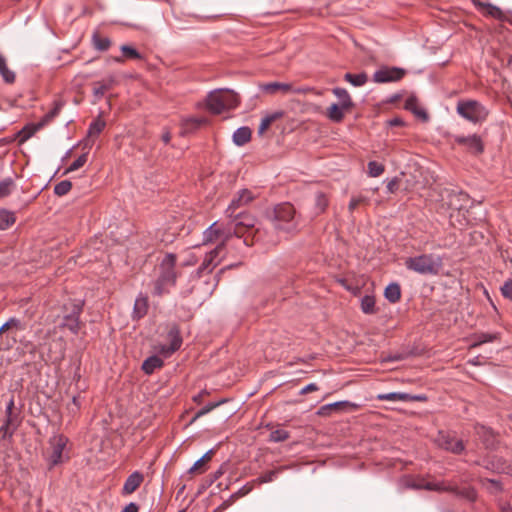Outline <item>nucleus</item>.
Masks as SVG:
<instances>
[{"label": "nucleus", "mask_w": 512, "mask_h": 512, "mask_svg": "<svg viewBox=\"0 0 512 512\" xmlns=\"http://www.w3.org/2000/svg\"><path fill=\"white\" fill-rule=\"evenodd\" d=\"M368 199L363 196L353 197L348 205V210L353 212L360 204L367 202Z\"/></svg>", "instance_id": "obj_52"}, {"label": "nucleus", "mask_w": 512, "mask_h": 512, "mask_svg": "<svg viewBox=\"0 0 512 512\" xmlns=\"http://www.w3.org/2000/svg\"><path fill=\"white\" fill-rule=\"evenodd\" d=\"M44 127L43 123L39 121L38 123H31L26 125L19 133L20 142H25L29 138H31L37 131Z\"/></svg>", "instance_id": "obj_29"}, {"label": "nucleus", "mask_w": 512, "mask_h": 512, "mask_svg": "<svg viewBox=\"0 0 512 512\" xmlns=\"http://www.w3.org/2000/svg\"><path fill=\"white\" fill-rule=\"evenodd\" d=\"M398 188V179L397 178H393L391 179L388 183H387V190L390 192V193H394Z\"/></svg>", "instance_id": "obj_58"}, {"label": "nucleus", "mask_w": 512, "mask_h": 512, "mask_svg": "<svg viewBox=\"0 0 512 512\" xmlns=\"http://www.w3.org/2000/svg\"><path fill=\"white\" fill-rule=\"evenodd\" d=\"M251 139V129L243 126L238 128L233 134V142L237 146H243L248 143Z\"/></svg>", "instance_id": "obj_24"}, {"label": "nucleus", "mask_w": 512, "mask_h": 512, "mask_svg": "<svg viewBox=\"0 0 512 512\" xmlns=\"http://www.w3.org/2000/svg\"><path fill=\"white\" fill-rule=\"evenodd\" d=\"M18 321L15 319H11L8 322H6L1 328L0 333L4 332L6 329H8L11 325H17Z\"/></svg>", "instance_id": "obj_63"}, {"label": "nucleus", "mask_w": 512, "mask_h": 512, "mask_svg": "<svg viewBox=\"0 0 512 512\" xmlns=\"http://www.w3.org/2000/svg\"><path fill=\"white\" fill-rule=\"evenodd\" d=\"M344 79L355 87L363 86L368 81L366 73L362 72L359 74L346 73Z\"/></svg>", "instance_id": "obj_33"}, {"label": "nucleus", "mask_w": 512, "mask_h": 512, "mask_svg": "<svg viewBox=\"0 0 512 512\" xmlns=\"http://www.w3.org/2000/svg\"><path fill=\"white\" fill-rule=\"evenodd\" d=\"M408 399H407V402L408 401H425L427 398L425 395H411V394H408Z\"/></svg>", "instance_id": "obj_62"}, {"label": "nucleus", "mask_w": 512, "mask_h": 512, "mask_svg": "<svg viewBox=\"0 0 512 512\" xmlns=\"http://www.w3.org/2000/svg\"><path fill=\"white\" fill-rule=\"evenodd\" d=\"M163 364L164 362L160 357L153 355L144 360L142 363V370L146 374H152L156 369L161 368Z\"/></svg>", "instance_id": "obj_25"}, {"label": "nucleus", "mask_w": 512, "mask_h": 512, "mask_svg": "<svg viewBox=\"0 0 512 512\" xmlns=\"http://www.w3.org/2000/svg\"><path fill=\"white\" fill-rule=\"evenodd\" d=\"M361 310L364 314H375L377 312L376 300L373 295H365L361 298Z\"/></svg>", "instance_id": "obj_31"}, {"label": "nucleus", "mask_w": 512, "mask_h": 512, "mask_svg": "<svg viewBox=\"0 0 512 512\" xmlns=\"http://www.w3.org/2000/svg\"><path fill=\"white\" fill-rule=\"evenodd\" d=\"M256 219L249 214H239L235 218V235L241 237L243 235L242 229H246L248 232L258 233V229H254Z\"/></svg>", "instance_id": "obj_16"}, {"label": "nucleus", "mask_w": 512, "mask_h": 512, "mask_svg": "<svg viewBox=\"0 0 512 512\" xmlns=\"http://www.w3.org/2000/svg\"><path fill=\"white\" fill-rule=\"evenodd\" d=\"M0 74L6 83L11 84L15 81V73L8 68L6 59L1 53H0Z\"/></svg>", "instance_id": "obj_35"}, {"label": "nucleus", "mask_w": 512, "mask_h": 512, "mask_svg": "<svg viewBox=\"0 0 512 512\" xmlns=\"http://www.w3.org/2000/svg\"><path fill=\"white\" fill-rule=\"evenodd\" d=\"M87 162V154L80 155L65 171V173L73 172L84 166Z\"/></svg>", "instance_id": "obj_49"}, {"label": "nucleus", "mask_w": 512, "mask_h": 512, "mask_svg": "<svg viewBox=\"0 0 512 512\" xmlns=\"http://www.w3.org/2000/svg\"><path fill=\"white\" fill-rule=\"evenodd\" d=\"M239 102V96L235 92L228 89H219L207 96L206 106L211 113L220 114L225 110L236 108Z\"/></svg>", "instance_id": "obj_4"}, {"label": "nucleus", "mask_w": 512, "mask_h": 512, "mask_svg": "<svg viewBox=\"0 0 512 512\" xmlns=\"http://www.w3.org/2000/svg\"><path fill=\"white\" fill-rule=\"evenodd\" d=\"M80 408V402H79V399L78 397H73L72 399V402L68 405V409L72 412V413H76Z\"/></svg>", "instance_id": "obj_57"}, {"label": "nucleus", "mask_w": 512, "mask_h": 512, "mask_svg": "<svg viewBox=\"0 0 512 512\" xmlns=\"http://www.w3.org/2000/svg\"><path fill=\"white\" fill-rule=\"evenodd\" d=\"M144 480L143 474L135 471L126 479L123 488L122 495L127 496L135 492Z\"/></svg>", "instance_id": "obj_18"}, {"label": "nucleus", "mask_w": 512, "mask_h": 512, "mask_svg": "<svg viewBox=\"0 0 512 512\" xmlns=\"http://www.w3.org/2000/svg\"><path fill=\"white\" fill-rule=\"evenodd\" d=\"M138 509H139L138 505L134 502H131L124 507L122 512H138Z\"/></svg>", "instance_id": "obj_60"}, {"label": "nucleus", "mask_w": 512, "mask_h": 512, "mask_svg": "<svg viewBox=\"0 0 512 512\" xmlns=\"http://www.w3.org/2000/svg\"><path fill=\"white\" fill-rule=\"evenodd\" d=\"M92 43L95 49L99 51H106L111 45L108 37L101 36L99 33H94L92 36Z\"/></svg>", "instance_id": "obj_38"}, {"label": "nucleus", "mask_w": 512, "mask_h": 512, "mask_svg": "<svg viewBox=\"0 0 512 512\" xmlns=\"http://www.w3.org/2000/svg\"><path fill=\"white\" fill-rule=\"evenodd\" d=\"M485 484H489L492 486V488L495 490V491H498L501 489L500 487V483L499 481L495 480V479H486L485 480Z\"/></svg>", "instance_id": "obj_61"}, {"label": "nucleus", "mask_w": 512, "mask_h": 512, "mask_svg": "<svg viewBox=\"0 0 512 512\" xmlns=\"http://www.w3.org/2000/svg\"><path fill=\"white\" fill-rule=\"evenodd\" d=\"M408 270L421 275H437L443 266L442 258L435 254H421L405 260Z\"/></svg>", "instance_id": "obj_3"}, {"label": "nucleus", "mask_w": 512, "mask_h": 512, "mask_svg": "<svg viewBox=\"0 0 512 512\" xmlns=\"http://www.w3.org/2000/svg\"><path fill=\"white\" fill-rule=\"evenodd\" d=\"M254 198L255 196L252 193V191L248 189L240 190L232 199L230 205L226 209V215L228 217H233V214L236 209L249 204L250 202L253 201Z\"/></svg>", "instance_id": "obj_15"}, {"label": "nucleus", "mask_w": 512, "mask_h": 512, "mask_svg": "<svg viewBox=\"0 0 512 512\" xmlns=\"http://www.w3.org/2000/svg\"><path fill=\"white\" fill-rule=\"evenodd\" d=\"M377 400L380 401H403L407 402L408 393L404 392H390V393H382L377 395Z\"/></svg>", "instance_id": "obj_36"}, {"label": "nucleus", "mask_w": 512, "mask_h": 512, "mask_svg": "<svg viewBox=\"0 0 512 512\" xmlns=\"http://www.w3.org/2000/svg\"><path fill=\"white\" fill-rule=\"evenodd\" d=\"M16 221L14 213L0 209V230H5L12 226Z\"/></svg>", "instance_id": "obj_37"}, {"label": "nucleus", "mask_w": 512, "mask_h": 512, "mask_svg": "<svg viewBox=\"0 0 512 512\" xmlns=\"http://www.w3.org/2000/svg\"><path fill=\"white\" fill-rule=\"evenodd\" d=\"M502 295L509 300H512V279L504 282L501 287Z\"/></svg>", "instance_id": "obj_51"}, {"label": "nucleus", "mask_w": 512, "mask_h": 512, "mask_svg": "<svg viewBox=\"0 0 512 512\" xmlns=\"http://www.w3.org/2000/svg\"><path fill=\"white\" fill-rule=\"evenodd\" d=\"M329 204L327 195L323 192H318L315 195V215H320L325 212Z\"/></svg>", "instance_id": "obj_34"}, {"label": "nucleus", "mask_w": 512, "mask_h": 512, "mask_svg": "<svg viewBox=\"0 0 512 512\" xmlns=\"http://www.w3.org/2000/svg\"><path fill=\"white\" fill-rule=\"evenodd\" d=\"M226 402V399H222L218 402H211L207 405H205L203 408H201L196 414L195 416L193 417L192 419V422H194L196 419L208 414L209 412H211L213 409H215L216 407L220 406L221 404L225 403Z\"/></svg>", "instance_id": "obj_41"}, {"label": "nucleus", "mask_w": 512, "mask_h": 512, "mask_svg": "<svg viewBox=\"0 0 512 512\" xmlns=\"http://www.w3.org/2000/svg\"><path fill=\"white\" fill-rule=\"evenodd\" d=\"M497 338V334H491V333H480L475 336V342L471 344V347H477L481 344L492 342Z\"/></svg>", "instance_id": "obj_43"}, {"label": "nucleus", "mask_w": 512, "mask_h": 512, "mask_svg": "<svg viewBox=\"0 0 512 512\" xmlns=\"http://www.w3.org/2000/svg\"><path fill=\"white\" fill-rule=\"evenodd\" d=\"M472 1L478 9H485L486 13L489 16L503 22V19H504L506 13H504L499 7H497L491 3H484V2H481L478 0H472Z\"/></svg>", "instance_id": "obj_22"}, {"label": "nucleus", "mask_w": 512, "mask_h": 512, "mask_svg": "<svg viewBox=\"0 0 512 512\" xmlns=\"http://www.w3.org/2000/svg\"><path fill=\"white\" fill-rule=\"evenodd\" d=\"M457 112L463 118L473 123L482 122L488 116V111L485 107L475 100L459 101Z\"/></svg>", "instance_id": "obj_6"}, {"label": "nucleus", "mask_w": 512, "mask_h": 512, "mask_svg": "<svg viewBox=\"0 0 512 512\" xmlns=\"http://www.w3.org/2000/svg\"><path fill=\"white\" fill-rule=\"evenodd\" d=\"M18 321L15 319H11L8 322H6L1 328L0 333L4 332L6 329H8L11 325H17Z\"/></svg>", "instance_id": "obj_64"}, {"label": "nucleus", "mask_w": 512, "mask_h": 512, "mask_svg": "<svg viewBox=\"0 0 512 512\" xmlns=\"http://www.w3.org/2000/svg\"><path fill=\"white\" fill-rule=\"evenodd\" d=\"M63 103L61 101H55L54 107L41 118V123H43L44 127L50 123L56 116L59 115L62 109Z\"/></svg>", "instance_id": "obj_40"}, {"label": "nucleus", "mask_w": 512, "mask_h": 512, "mask_svg": "<svg viewBox=\"0 0 512 512\" xmlns=\"http://www.w3.org/2000/svg\"><path fill=\"white\" fill-rule=\"evenodd\" d=\"M405 70L398 67H382L373 75V81L376 83L396 82L405 75Z\"/></svg>", "instance_id": "obj_12"}, {"label": "nucleus", "mask_w": 512, "mask_h": 512, "mask_svg": "<svg viewBox=\"0 0 512 512\" xmlns=\"http://www.w3.org/2000/svg\"><path fill=\"white\" fill-rule=\"evenodd\" d=\"M213 454V450H209L206 452L200 459H198L194 465L189 469V473L191 474H202L204 473L206 468V463L211 460Z\"/></svg>", "instance_id": "obj_26"}, {"label": "nucleus", "mask_w": 512, "mask_h": 512, "mask_svg": "<svg viewBox=\"0 0 512 512\" xmlns=\"http://www.w3.org/2000/svg\"><path fill=\"white\" fill-rule=\"evenodd\" d=\"M414 104H415V99H414V98H409V99H407V101H406V108H408V109H412V110H413V112H414L416 115H418V116L426 117V113H425V112H423V111H418V110H416V109H413V108H412V105H414Z\"/></svg>", "instance_id": "obj_56"}, {"label": "nucleus", "mask_w": 512, "mask_h": 512, "mask_svg": "<svg viewBox=\"0 0 512 512\" xmlns=\"http://www.w3.org/2000/svg\"><path fill=\"white\" fill-rule=\"evenodd\" d=\"M68 439L64 435H54L49 441V452L47 461L50 467L56 466L63 462V452L67 445Z\"/></svg>", "instance_id": "obj_8"}, {"label": "nucleus", "mask_w": 512, "mask_h": 512, "mask_svg": "<svg viewBox=\"0 0 512 512\" xmlns=\"http://www.w3.org/2000/svg\"><path fill=\"white\" fill-rule=\"evenodd\" d=\"M349 109L350 107H342L340 104L334 103L327 109V117L331 121L339 123L344 118V112Z\"/></svg>", "instance_id": "obj_23"}, {"label": "nucleus", "mask_w": 512, "mask_h": 512, "mask_svg": "<svg viewBox=\"0 0 512 512\" xmlns=\"http://www.w3.org/2000/svg\"><path fill=\"white\" fill-rule=\"evenodd\" d=\"M72 188V183L69 180H63L57 183L54 187V193L57 196L66 195Z\"/></svg>", "instance_id": "obj_44"}, {"label": "nucleus", "mask_w": 512, "mask_h": 512, "mask_svg": "<svg viewBox=\"0 0 512 512\" xmlns=\"http://www.w3.org/2000/svg\"><path fill=\"white\" fill-rule=\"evenodd\" d=\"M332 406L333 405L327 404V405H324V406L320 407L319 410H318V415H320V416H330L333 413Z\"/></svg>", "instance_id": "obj_55"}, {"label": "nucleus", "mask_w": 512, "mask_h": 512, "mask_svg": "<svg viewBox=\"0 0 512 512\" xmlns=\"http://www.w3.org/2000/svg\"><path fill=\"white\" fill-rule=\"evenodd\" d=\"M208 120L205 117H189L181 121L182 134H189L206 125Z\"/></svg>", "instance_id": "obj_20"}, {"label": "nucleus", "mask_w": 512, "mask_h": 512, "mask_svg": "<svg viewBox=\"0 0 512 512\" xmlns=\"http://www.w3.org/2000/svg\"><path fill=\"white\" fill-rule=\"evenodd\" d=\"M330 405H334V406H332L333 412L343 411V410H347V409L354 410L356 408L355 404H352L348 401H339V402L331 403Z\"/></svg>", "instance_id": "obj_50"}, {"label": "nucleus", "mask_w": 512, "mask_h": 512, "mask_svg": "<svg viewBox=\"0 0 512 512\" xmlns=\"http://www.w3.org/2000/svg\"><path fill=\"white\" fill-rule=\"evenodd\" d=\"M289 432L283 429L273 430L269 435V441L271 442H283L289 438Z\"/></svg>", "instance_id": "obj_42"}, {"label": "nucleus", "mask_w": 512, "mask_h": 512, "mask_svg": "<svg viewBox=\"0 0 512 512\" xmlns=\"http://www.w3.org/2000/svg\"><path fill=\"white\" fill-rule=\"evenodd\" d=\"M105 127V122L98 119L94 122H92L89 126V130H88V134L90 137L92 136H98L102 130L104 129Z\"/></svg>", "instance_id": "obj_47"}, {"label": "nucleus", "mask_w": 512, "mask_h": 512, "mask_svg": "<svg viewBox=\"0 0 512 512\" xmlns=\"http://www.w3.org/2000/svg\"><path fill=\"white\" fill-rule=\"evenodd\" d=\"M453 139V142L459 146H462L466 149L467 152L479 155L482 154L484 151V143L482 138L477 135H453L451 136Z\"/></svg>", "instance_id": "obj_10"}, {"label": "nucleus", "mask_w": 512, "mask_h": 512, "mask_svg": "<svg viewBox=\"0 0 512 512\" xmlns=\"http://www.w3.org/2000/svg\"><path fill=\"white\" fill-rule=\"evenodd\" d=\"M278 471L277 470H271V471H268L264 474H262L259 478H258V482L259 483H268V482H272L276 475H277Z\"/></svg>", "instance_id": "obj_53"}, {"label": "nucleus", "mask_w": 512, "mask_h": 512, "mask_svg": "<svg viewBox=\"0 0 512 512\" xmlns=\"http://www.w3.org/2000/svg\"><path fill=\"white\" fill-rule=\"evenodd\" d=\"M65 309H69L70 312L64 315L61 326L69 329L73 334H77L80 330L79 317L83 310V304L81 301H71L65 305Z\"/></svg>", "instance_id": "obj_7"}, {"label": "nucleus", "mask_w": 512, "mask_h": 512, "mask_svg": "<svg viewBox=\"0 0 512 512\" xmlns=\"http://www.w3.org/2000/svg\"><path fill=\"white\" fill-rule=\"evenodd\" d=\"M317 389H318V387L316 386V384L310 383V384L306 385L304 388H302V390L300 391V394L304 395L309 392L316 391Z\"/></svg>", "instance_id": "obj_59"}, {"label": "nucleus", "mask_w": 512, "mask_h": 512, "mask_svg": "<svg viewBox=\"0 0 512 512\" xmlns=\"http://www.w3.org/2000/svg\"><path fill=\"white\" fill-rule=\"evenodd\" d=\"M283 116V112L277 111L271 114H268L264 116L260 122V125L258 127V134L263 135L268 128L271 126L273 122L280 119Z\"/></svg>", "instance_id": "obj_27"}, {"label": "nucleus", "mask_w": 512, "mask_h": 512, "mask_svg": "<svg viewBox=\"0 0 512 512\" xmlns=\"http://www.w3.org/2000/svg\"><path fill=\"white\" fill-rule=\"evenodd\" d=\"M120 50L122 51L124 56L127 58H130V59H141L142 58L140 53L135 48H133L129 45H122L120 47Z\"/></svg>", "instance_id": "obj_48"}, {"label": "nucleus", "mask_w": 512, "mask_h": 512, "mask_svg": "<svg viewBox=\"0 0 512 512\" xmlns=\"http://www.w3.org/2000/svg\"><path fill=\"white\" fill-rule=\"evenodd\" d=\"M149 304L148 297L142 293H140L135 299L132 317L133 319H141L148 312Z\"/></svg>", "instance_id": "obj_21"}, {"label": "nucleus", "mask_w": 512, "mask_h": 512, "mask_svg": "<svg viewBox=\"0 0 512 512\" xmlns=\"http://www.w3.org/2000/svg\"><path fill=\"white\" fill-rule=\"evenodd\" d=\"M177 257L173 253H168L160 263V274L154 284V295L162 296L167 293L169 287L176 284L177 274L175 266Z\"/></svg>", "instance_id": "obj_2"}, {"label": "nucleus", "mask_w": 512, "mask_h": 512, "mask_svg": "<svg viewBox=\"0 0 512 512\" xmlns=\"http://www.w3.org/2000/svg\"><path fill=\"white\" fill-rule=\"evenodd\" d=\"M167 339L170 342L169 345L161 344L157 347V351L165 357H168L176 352L182 345V337L177 325L173 324L169 327Z\"/></svg>", "instance_id": "obj_11"}, {"label": "nucleus", "mask_w": 512, "mask_h": 512, "mask_svg": "<svg viewBox=\"0 0 512 512\" xmlns=\"http://www.w3.org/2000/svg\"><path fill=\"white\" fill-rule=\"evenodd\" d=\"M441 201L443 206H447V208L452 211L450 213L451 219L454 217L455 212L457 215H461L465 218V213L468 211L471 204L470 197L467 193L448 189L442 192Z\"/></svg>", "instance_id": "obj_5"}, {"label": "nucleus", "mask_w": 512, "mask_h": 512, "mask_svg": "<svg viewBox=\"0 0 512 512\" xmlns=\"http://www.w3.org/2000/svg\"><path fill=\"white\" fill-rule=\"evenodd\" d=\"M385 298L390 303H396L401 298V288L398 283H390L384 291Z\"/></svg>", "instance_id": "obj_28"}, {"label": "nucleus", "mask_w": 512, "mask_h": 512, "mask_svg": "<svg viewBox=\"0 0 512 512\" xmlns=\"http://www.w3.org/2000/svg\"><path fill=\"white\" fill-rule=\"evenodd\" d=\"M268 219L278 233L294 236L301 230V216L290 203L277 204L268 214Z\"/></svg>", "instance_id": "obj_1"}, {"label": "nucleus", "mask_w": 512, "mask_h": 512, "mask_svg": "<svg viewBox=\"0 0 512 512\" xmlns=\"http://www.w3.org/2000/svg\"><path fill=\"white\" fill-rule=\"evenodd\" d=\"M227 235L230 237L229 233L225 234L223 230L219 226H217V223L214 222L204 231L203 243L208 244L218 240L222 241Z\"/></svg>", "instance_id": "obj_19"}, {"label": "nucleus", "mask_w": 512, "mask_h": 512, "mask_svg": "<svg viewBox=\"0 0 512 512\" xmlns=\"http://www.w3.org/2000/svg\"><path fill=\"white\" fill-rule=\"evenodd\" d=\"M437 442L440 447L455 454H460L465 448L462 440L455 438L449 433H439Z\"/></svg>", "instance_id": "obj_14"}, {"label": "nucleus", "mask_w": 512, "mask_h": 512, "mask_svg": "<svg viewBox=\"0 0 512 512\" xmlns=\"http://www.w3.org/2000/svg\"><path fill=\"white\" fill-rule=\"evenodd\" d=\"M333 94L339 99L340 105L342 107H350L351 108L353 106L351 97L346 89L339 88V87L334 88Z\"/></svg>", "instance_id": "obj_39"}, {"label": "nucleus", "mask_w": 512, "mask_h": 512, "mask_svg": "<svg viewBox=\"0 0 512 512\" xmlns=\"http://www.w3.org/2000/svg\"><path fill=\"white\" fill-rule=\"evenodd\" d=\"M259 87L262 92L270 95H274L277 93H281L284 95L289 93L301 94L305 92V89L294 88L292 84L282 82L264 83L261 84Z\"/></svg>", "instance_id": "obj_13"}, {"label": "nucleus", "mask_w": 512, "mask_h": 512, "mask_svg": "<svg viewBox=\"0 0 512 512\" xmlns=\"http://www.w3.org/2000/svg\"><path fill=\"white\" fill-rule=\"evenodd\" d=\"M15 431L16 430H12L11 426L6 425V424H3L0 427V434L2 435L3 439H7V438L11 439Z\"/></svg>", "instance_id": "obj_54"}, {"label": "nucleus", "mask_w": 512, "mask_h": 512, "mask_svg": "<svg viewBox=\"0 0 512 512\" xmlns=\"http://www.w3.org/2000/svg\"><path fill=\"white\" fill-rule=\"evenodd\" d=\"M117 83L116 77L113 75H110L101 81H97L93 84V95L94 97L99 100L101 99L107 91L112 89Z\"/></svg>", "instance_id": "obj_17"}, {"label": "nucleus", "mask_w": 512, "mask_h": 512, "mask_svg": "<svg viewBox=\"0 0 512 512\" xmlns=\"http://www.w3.org/2000/svg\"><path fill=\"white\" fill-rule=\"evenodd\" d=\"M13 409H14V400H13V398H11L6 406V411H5L6 412V420H5L4 424L11 426L12 430H16L19 425V421H18L17 415H15L13 413Z\"/></svg>", "instance_id": "obj_30"}, {"label": "nucleus", "mask_w": 512, "mask_h": 512, "mask_svg": "<svg viewBox=\"0 0 512 512\" xmlns=\"http://www.w3.org/2000/svg\"><path fill=\"white\" fill-rule=\"evenodd\" d=\"M14 182L11 178L4 179L0 182V199L8 196L11 193Z\"/></svg>", "instance_id": "obj_46"}, {"label": "nucleus", "mask_w": 512, "mask_h": 512, "mask_svg": "<svg viewBox=\"0 0 512 512\" xmlns=\"http://www.w3.org/2000/svg\"><path fill=\"white\" fill-rule=\"evenodd\" d=\"M385 170L383 164L376 161H370L368 163V174L371 177H379Z\"/></svg>", "instance_id": "obj_45"}, {"label": "nucleus", "mask_w": 512, "mask_h": 512, "mask_svg": "<svg viewBox=\"0 0 512 512\" xmlns=\"http://www.w3.org/2000/svg\"><path fill=\"white\" fill-rule=\"evenodd\" d=\"M228 240L229 236L227 235L213 250L206 254L202 264L198 268V276H201V274L205 271L208 273L212 272L213 269L220 264L222 260L220 254L223 252Z\"/></svg>", "instance_id": "obj_9"}, {"label": "nucleus", "mask_w": 512, "mask_h": 512, "mask_svg": "<svg viewBox=\"0 0 512 512\" xmlns=\"http://www.w3.org/2000/svg\"><path fill=\"white\" fill-rule=\"evenodd\" d=\"M409 487L416 489H426L430 491H445L448 490V487L443 483H435V482H426V483H412L409 484Z\"/></svg>", "instance_id": "obj_32"}]
</instances>
